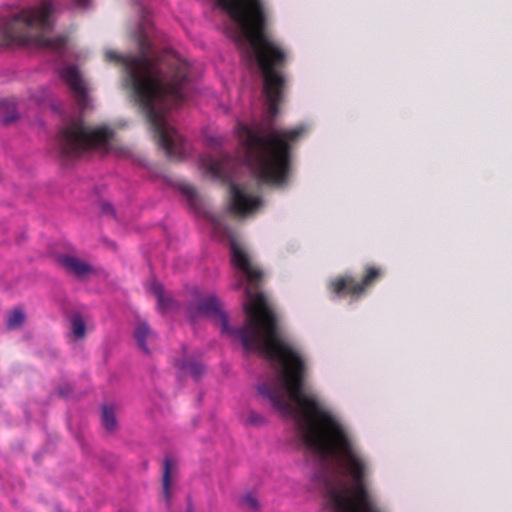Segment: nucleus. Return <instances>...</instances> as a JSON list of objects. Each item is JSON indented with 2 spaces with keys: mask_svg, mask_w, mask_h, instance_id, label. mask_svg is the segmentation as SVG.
I'll return each mask as SVG.
<instances>
[{
  "mask_svg": "<svg viewBox=\"0 0 512 512\" xmlns=\"http://www.w3.org/2000/svg\"><path fill=\"white\" fill-rule=\"evenodd\" d=\"M232 263L246 278L245 321L241 328L229 325L222 304L214 296L190 305L189 313L211 316L221 332L237 337L247 351H257L270 362L279 364L285 386L277 378L258 385L259 394L270 401L283 416H294L305 445L322 459L337 461L342 475L352 481L349 487L339 475L323 468L315 475L328 507H376L367 489L370 463L353 434L313 393L304 391L306 363L300 352L279 334L277 317L264 294L259 292L263 272L252 264L247 252L230 240Z\"/></svg>",
  "mask_w": 512,
  "mask_h": 512,
  "instance_id": "obj_1",
  "label": "nucleus"
},
{
  "mask_svg": "<svg viewBox=\"0 0 512 512\" xmlns=\"http://www.w3.org/2000/svg\"><path fill=\"white\" fill-rule=\"evenodd\" d=\"M138 48V55L107 51L105 56L123 66L124 85L131 90L159 146L169 158L180 160L186 152L184 139L167 122L165 114L185 98L189 63L171 51L152 55L148 36L143 32L138 37Z\"/></svg>",
  "mask_w": 512,
  "mask_h": 512,
  "instance_id": "obj_2",
  "label": "nucleus"
},
{
  "mask_svg": "<svg viewBox=\"0 0 512 512\" xmlns=\"http://www.w3.org/2000/svg\"><path fill=\"white\" fill-rule=\"evenodd\" d=\"M245 159L258 181L282 185L289 179L292 168L293 145L304 135L305 129H271L267 136L244 126Z\"/></svg>",
  "mask_w": 512,
  "mask_h": 512,
  "instance_id": "obj_3",
  "label": "nucleus"
},
{
  "mask_svg": "<svg viewBox=\"0 0 512 512\" xmlns=\"http://www.w3.org/2000/svg\"><path fill=\"white\" fill-rule=\"evenodd\" d=\"M113 135V130L108 127L89 128L79 119L60 130L59 146L63 156L79 157L94 149H106Z\"/></svg>",
  "mask_w": 512,
  "mask_h": 512,
  "instance_id": "obj_4",
  "label": "nucleus"
},
{
  "mask_svg": "<svg viewBox=\"0 0 512 512\" xmlns=\"http://www.w3.org/2000/svg\"><path fill=\"white\" fill-rule=\"evenodd\" d=\"M32 8L6 5L0 12V49L30 48L32 44Z\"/></svg>",
  "mask_w": 512,
  "mask_h": 512,
  "instance_id": "obj_5",
  "label": "nucleus"
},
{
  "mask_svg": "<svg viewBox=\"0 0 512 512\" xmlns=\"http://www.w3.org/2000/svg\"><path fill=\"white\" fill-rule=\"evenodd\" d=\"M54 0H39L34 4V30L40 29L43 34L34 33V48H44L57 54H63L68 42L65 36H47L52 31L56 19Z\"/></svg>",
  "mask_w": 512,
  "mask_h": 512,
  "instance_id": "obj_6",
  "label": "nucleus"
},
{
  "mask_svg": "<svg viewBox=\"0 0 512 512\" xmlns=\"http://www.w3.org/2000/svg\"><path fill=\"white\" fill-rule=\"evenodd\" d=\"M382 276L383 270L381 267L367 265L361 280H356L350 274L341 275L328 282V290L338 298L349 297L352 300H358L370 287L378 282Z\"/></svg>",
  "mask_w": 512,
  "mask_h": 512,
  "instance_id": "obj_7",
  "label": "nucleus"
},
{
  "mask_svg": "<svg viewBox=\"0 0 512 512\" xmlns=\"http://www.w3.org/2000/svg\"><path fill=\"white\" fill-rule=\"evenodd\" d=\"M60 79L68 86L78 108L84 112L91 107L90 87L76 65H65L58 70Z\"/></svg>",
  "mask_w": 512,
  "mask_h": 512,
  "instance_id": "obj_8",
  "label": "nucleus"
},
{
  "mask_svg": "<svg viewBox=\"0 0 512 512\" xmlns=\"http://www.w3.org/2000/svg\"><path fill=\"white\" fill-rule=\"evenodd\" d=\"M230 193V211L240 217L255 212L262 204L258 196H253L243 191L239 185L231 183Z\"/></svg>",
  "mask_w": 512,
  "mask_h": 512,
  "instance_id": "obj_9",
  "label": "nucleus"
},
{
  "mask_svg": "<svg viewBox=\"0 0 512 512\" xmlns=\"http://www.w3.org/2000/svg\"><path fill=\"white\" fill-rule=\"evenodd\" d=\"M229 161L230 157L228 155L214 157L210 154H205L199 158V165L211 177L226 181L229 178Z\"/></svg>",
  "mask_w": 512,
  "mask_h": 512,
  "instance_id": "obj_10",
  "label": "nucleus"
},
{
  "mask_svg": "<svg viewBox=\"0 0 512 512\" xmlns=\"http://www.w3.org/2000/svg\"><path fill=\"white\" fill-rule=\"evenodd\" d=\"M62 267L77 278H82L93 271L91 265L86 261L71 255H64L59 258Z\"/></svg>",
  "mask_w": 512,
  "mask_h": 512,
  "instance_id": "obj_11",
  "label": "nucleus"
},
{
  "mask_svg": "<svg viewBox=\"0 0 512 512\" xmlns=\"http://www.w3.org/2000/svg\"><path fill=\"white\" fill-rule=\"evenodd\" d=\"M134 337L137 341L138 347L144 352L149 353L150 350L146 341H152L156 338L155 333L150 329L145 321H139L134 330Z\"/></svg>",
  "mask_w": 512,
  "mask_h": 512,
  "instance_id": "obj_12",
  "label": "nucleus"
},
{
  "mask_svg": "<svg viewBox=\"0 0 512 512\" xmlns=\"http://www.w3.org/2000/svg\"><path fill=\"white\" fill-rule=\"evenodd\" d=\"M0 112L3 114L1 124L5 127L19 119L16 104L11 99H0Z\"/></svg>",
  "mask_w": 512,
  "mask_h": 512,
  "instance_id": "obj_13",
  "label": "nucleus"
},
{
  "mask_svg": "<svg viewBox=\"0 0 512 512\" xmlns=\"http://www.w3.org/2000/svg\"><path fill=\"white\" fill-rule=\"evenodd\" d=\"M25 321L26 315L24 311L21 308L16 307L11 310L7 316L6 329L9 331L19 330L23 327Z\"/></svg>",
  "mask_w": 512,
  "mask_h": 512,
  "instance_id": "obj_14",
  "label": "nucleus"
},
{
  "mask_svg": "<svg viewBox=\"0 0 512 512\" xmlns=\"http://www.w3.org/2000/svg\"><path fill=\"white\" fill-rule=\"evenodd\" d=\"M173 465L174 463L172 459L170 457H165L163 463L162 490L167 501L170 499L171 473Z\"/></svg>",
  "mask_w": 512,
  "mask_h": 512,
  "instance_id": "obj_15",
  "label": "nucleus"
},
{
  "mask_svg": "<svg viewBox=\"0 0 512 512\" xmlns=\"http://www.w3.org/2000/svg\"><path fill=\"white\" fill-rule=\"evenodd\" d=\"M71 334L74 340L83 339L86 335V325L80 315H73L71 318Z\"/></svg>",
  "mask_w": 512,
  "mask_h": 512,
  "instance_id": "obj_16",
  "label": "nucleus"
},
{
  "mask_svg": "<svg viewBox=\"0 0 512 512\" xmlns=\"http://www.w3.org/2000/svg\"><path fill=\"white\" fill-rule=\"evenodd\" d=\"M180 369L189 373L195 379L201 377L205 371L204 365L197 361H182Z\"/></svg>",
  "mask_w": 512,
  "mask_h": 512,
  "instance_id": "obj_17",
  "label": "nucleus"
},
{
  "mask_svg": "<svg viewBox=\"0 0 512 512\" xmlns=\"http://www.w3.org/2000/svg\"><path fill=\"white\" fill-rule=\"evenodd\" d=\"M152 290L158 299L159 308L163 311L170 308L172 300L170 297L165 295L162 285L159 283H154L152 285Z\"/></svg>",
  "mask_w": 512,
  "mask_h": 512,
  "instance_id": "obj_18",
  "label": "nucleus"
},
{
  "mask_svg": "<svg viewBox=\"0 0 512 512\" xmlns=\"http://www.w3.org/2000/svg\"><path fill=\"white\" fill-rule=\"evenodd\" d=\"M102 424L108 431H112L116 426L115 414L110 406H103L102 408Z\"/></svg>",
  "mask_w": 512,
  "mask_h": 512,
  "instance_id": "obj_19",
  "label": "nucleus"
},
{
  "mask_svg": "<svg viewBox=\"0 0 512 512\" xmlns=\"http://www.w3.org/2000/svg\"><path fill=\"white\" fill-rule=\"evenodd\" d=\"M246 423L251 426L261 427L266 425L267 420L262 414L254 410H250L247 414Z\"/></svg>",
  "mask_w": 512,
  "mask_h": 512,
  "instance_id": "obj_20",
  "label": "nucleus"
},
{
  "mask_svg": "<svg viewBox=\"0 0 512 512\" xmlns=\"http://www.w3.org/2000/svg\"><path fill=\"white\" fill-rule=\"evenodd\" d=\"M241 505L249 511H258L259 509L258 499L251 493H247L243 496Z\"/></svg>",
  "mask_w": 512,
  "mask_h": 512,
  "instance_id": "obj_21",
  "label": "nucleus"
},
{
  "mask_svg": "<svg viewBox=\"0 0 512 512\" xmlns=\"http://www.w3.org/2000/svg\"><path fill=\"white\" fill-rule=\"evenodd\" d=\"M181 191L184 195H186L189 198L190 201H193L194 198L196 197V190L191 185H183L181 187Z\"/></svg>",
  "mask_w": 512,
  "mask_h": 512,
  "instance_id": "obj_22",
  "label": "nucleus"
},
{
  "mask_svg": "<svg viewBox=\"0 0 512 512\" xmlns=\"http://www.w3.org/2000/svg\"><path fill=\"white\" fill-rule=\"evenodd\" d=\"M101 209H102V212L104 214H111V215H113L114 210H113V207H112V205L110 203H106V202L102 203Z\"/></svg>",
  "mask_w": 512,
  "mask_h": 512,
  "instance_id": "obj_23",
  "label": "nucleus"
},
{
  "mask_svg": "<svg viewBox=\"0 0 512 512\" xmlns=\"http://www.w3.org/2000/svg\"><path fill=\"white\" fill-rule=\"evenodd\" d=\"M214 229L219 231L222 229V221L219 217H212L211 219Z\"/></svg>",
  "mask_w": 512,
  "mask_h": 512,
  "instance_id": "obj_24",
  "label": "nucleus"
},
{
  "mask_svg": "<svg viewBox=\"0 0 512 512\" xmlns=\"http://www.w3.org/2000/svg\"><path fill=\"white\" fill-rule=\"evenodd\" d=\"M70 392H71L70 385H66L65 388H60L58 390L59 395L62 396V397L68 396Z\"/></svg>",
  "mask_w": 512,
  "mask_h": 512,
  "instance_id": "obj_25",
  "label": "nucleus"
},
{
  "mask_svg": "<svg viewBox=\"0 0 512 512\" xmlns=\"http://www.w3.org/2000/svg\"><path fill=\"white\" fill-rule=\"evenodd\" d=\"M90 0H72V2L78 7H86Z\"/></svg>",
  "mask_w": 512,
  "mask_h": 512,
  "instance_id": "obj_26",
  "label": "nucleus"
},
{
  "mask_svg": "<svg viewBox=\"0 0 512 512\" xmlns=\"http://www.w3.org/2000/svg\"><path fill=\"white\" fill-rule=\"evenodd\" d=\"M242 285H243V279H242V278H240V279L236 282V284L234 285V288H235V289H240V288L242 287Z\"/></svg>",
  "mask_w": 512,
  "mask_h": 512,
  "instance_id": "obj_27",
  "label": "nucleus"
},
{
  "mask_svg": "<svg viewBox=\"0 0 512 512\" xmlns=\"http://www.w3.org/2000/svg\"><path fill=\"white\" fill-rule=\"evenodd\" d=\"M146 24L148 25V20L144 17L143 18V25H146Z\"/></svg>",
  "mask_w": 512,
  "mask_h": 512,
  "instance_id": "obj_28",
  "label": "nucleus"
}]
</instances>
